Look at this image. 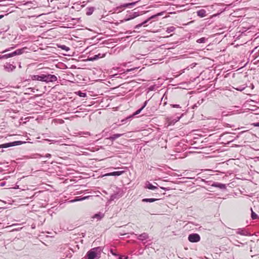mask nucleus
<instances>
[{
  "label": "nucleus",
  "instance_id": "1",
  "mask_svg": "<svg viewBox=\"0 0 259 259\" xmlns=\"http://www.w3.org/2000/svg\"><path fill=\"white\" fill-rule=\"evenodd\" d=\"M103 249L102 247H97L88 251L85 255V259H98L100 257Z\"/></svg>",
  "mask_w": 259,
  "mask_h": 259
},
{
  "label": "nucleus",
  "instance_id": "2",
  "mask_svg": "<svg viewBox=\"0 0 259 259\" xmlns=\"http://www.w3.org/2000/svg\"><path fill=\"white\" fill-rule=\"evenodd\" d=\"M26 49V48H23L21 49H19L13 52L4 55H0V59H7L8 58L12 57L16 55H21L24 52V50Z\"/></svg>",
  "mask_w": 259,
  "mask_h": 259
},
{
  "label": "nucleus",
  "instance_id": "3",
  "mask_svg": "<svg viewBox=\"0 0 259 259\" xmlns=\"http://www.w3.org/2000/svg\"><path fill=\"white\" fill-rule=\"evenodd\" d=\"M163 13H164V12H160V13H157V14H156L155 15H152V16H151L149 18H148L147 19L145 20L142 23H141L136 25L135 26V28H139L140 27H141L142 26H147V23L149 21H150V20H156L158 16H162L163 14Z\"/></svg>",
  "mask_w": 259,
  "mask_h": 259
},
{
  "label": "nucleus",
  "instance_id": "4",
  "mask_svg": "<svg viewBox=\"0 0 259 259\" xmlns=\"http://www.w3.org/2000/svg\"><path fill=\"white\" fill-rule=\"evenodd\" d=\"M25 143L21 141H16L12 142H9L0 145V148H7L12 146L20 145Z\"/></svg>",
  "mask_w": 259,
  "mask_h": 259
},
{
  "label": "nucleus",
  "instance_id": "5",
  "mask_svg": "<svg viewBox=\"0 0 259 259\" xmlns=\"http://www.w3.org/2000/svg\"><path fill=\"white\" fill-rule=\"evenodd\" d=\"M57 80V77L55 75L44 74V82L46 83L55 82Z\"/></svg>",
  "mask_w": 259,
  "mask_h": 259
},
{
  "label": "nucleus",
  "instance_id": "6",
  "mask_svg": "<svg viewBox=\"0 0 259 259\" xmlns=\"http://www.w3.org/2000/svg\"><path fill=\"white\" fill-rule=\"evenodd\" d=\"M27 41V38H24L23 35H19L18 34H17L13 40V42L17 44H20Z\"/></svg>",
  "mask_w": 259,
  "mask_h": 259
},
{
  "label": "nucleus",
  "instance_id": "7",
  "mask_svg": "<svg viewBox=\"0 0 259 259\" xmlns=\"http://www.w3.org/2000/svg\"><path fill=\"white\" fill-rule=\"evenodd\" d=\"M32 80H38L44 82V74L41 75H33L31 76Z\"/></svg>",
  "mask_w": 259,
  "mask_h": 259
},
{
  "label": "nucleus",
  "instance_id": "8",
  "mask_svg": "<svg viewBox=\"0 0 259 259\" xmlns=\"http://www.w3.org/2000/svg\"><path fill=\"white\" fill-rule=\"evenodd\" d=\"M4 68L7 71L11 72L16 68V66L9 63H7L4 65Z\"/></svg>",
  "mask_w": 259,
  "mask_h": 259
},
{
  "label": "nucleus",
  "instance_id": "9",
  "mask_svg": "<svg viewBox=\"0 0 259 259\" xmlns=\"http://www.w3.org/2000/svg\"><path fill=\"white\" fill-rule=\"evenodd\" d=\"M124 173V171H116L106 174L105 176H119Z\"/></svg>",
  "mask_w": 259,
  "mask_h": 259
},
{
  "label": "nucleus",
  "instance_id": "10",
  "mask_svg": "<svg viewBox=\"0 0 259 259\" xmlns=\"http://www.w3.org/2000/svg\"><path fill=\"white\" fill-rule=\"evenodd\" d=\"M149 238V235L147 233H143L141 234H140L138 236L137 239L141 241H144L148 239Z\"/></svg>",
  "mask_w": 259,
  "mask_h": 259
},
{
  "label": "nucleus",
  "instance_id": "11",
  "mask_svg": "<svg viewBox=\"0 0 259 259\" xmlns=\"http://www.w3.org/2000/svg\"><path fill=\"white\" fill-rule=\"evenodd\" d=\"M197 15L200 17L203 18L206 16V11L204 9H201L196 11Z\"/></svg>",
  "mask_w": 259,
  "mask_h": 259
},
{
  "label": "nucleus",
  "instance_id": "12",
  "mask_svg": "<svg viewBox=\"0 0 259 259\" xmlns=\"http://www.w3.org/2000/svg\"><path fill=\"white\" fill-rule=\"evenodd\" d=\"M123 135V134H113L112 135V136H110L108 139L112 141H114V140H115L116 139L120 137L121 136H122Z\"/></svg>",
  "mask_w": 259,
  "mask_h": 259
},
{
  "label": "nucleus",
  "instance_id": "13",
  "mask_svg": "<svg viewBox=\"0 0 259 259\" xmlns=\"http://www.w3.org/2000/svg\"><path fill=\"white\" fill-rule=\"evenodd\" d=\"M104 56H105V55L101 56V54H98L97 55H94L93 57H89L88 58V60L89 61H95V60H96L98 59L99 58H101L103 57Z\"/></svg>",
  "mask_w": 259,
  "mask_h": 259
},
{
  "label": "nucleus",
  "instance_id": "14",
  "mask_svg": "<svg viewBox=\"0 0 259 259\" xmlns=\"http://www.w3.org/2000/svg\"><path fill=\"white\" fill-rule=\"evenodd\" d=\"M90 197V196H84V197L77 196V197H75V199L73 200H72V201L74 202V201H82V200H83L89 198Z\"/></svg>",
  "mask_w": 259,
  "mask_h": 259
},
{
  "label": "nucleus",
  "instance_id": "15",
  "mask_svg": "<svg viewBox=\"0 0 259 259\" xmlns=\"http://www.w3.org/2000/svg\"><path fill=\"white\" fill-rule=\"evenodd\" d=\"M146 188L152 190H154L157 189V187L153 185L149 182H147V183L146 184Z\"/></svg>",
  "mask_w": 259,
  "mask_h": 259
},
{
  "label": "nucleus",
  "instance_id": "16",
  "mask_svg": "<svg viewBox=\"0 0 259 259\" xmlns=\"http://www.w3.org/2000/svg\"><path fill=\"white\" fill-rule=\"evenodd\" d=\"M158 199L156 198H144L142 199V201L144 202H153L157 200H158Z\"/></svg>",
  "mask_w": 259,
  "mask_h": 259
},
{
  "label": "nucleus",
  "instance_id": "17",
  "mask_svg": "<svg viewBox=\"0 0 259 259\" xmlns=\"http://www.w3.org/2000/svg\"><path fill=\"white\" fill-rule=\"evenodd\" d=\"M57 46L58 48H61V49L65 50L66 52H68L70 50V48L65 45L57 44Z\"/></svg>",
  "mask_w": 259,
  "mask_h": 259
},
{
  "label": "nucleus",
  "instance_id": "18",
  "mask_svg": "<svg viewBox=\"0 0 259 259\" xmlns=\"http://www.w3.org/2000/svg\"><path fill=\"white\" fill-rule=\"evenodd\" d=\"M104 216V214L103 213H102V212H99L98 213H96L94 215V218H97L98 219V220H101V219H102Z\"/></svg>",
  "mask_w": 259,
  "mask_h": 259
},
{
  "label": "nucleus",
  "instance_id": "19",
  "mask_svg": "<svg viewBox=\"0 0 259 259\" xmlns=\"http://www.w3.org/2000/svg\"><path fill=\"white\" fill-rule=\"evenodd\" d=\"M87 15L89 16V15H91L93 14V12L94 11V7H89V8H87Z\"/></svg>",
  "mask_w": 259,
  "mask_h": 259
},
{
  "label": "nucleus",
  "instance_id": "20",
  "mask_svg": "<svg viewBox=\"0 0 259 259\" xmlns=\"http://www.w3.org/2000/svg\"><path fill=\"white\" fill-rule=\"evenodd\" d=\"M109 251L110 253L113 256V258H116L119 255V254L113 249H110Z\"/></svg>",
  "mask_w": 259,
  "mask_h": 259
},
{
  "label": "nucleus",
  "instance_id": "21",
  "mask_svg": "<svg viewBox=\"0 0 259 259\" xmlns=\"http://www.w3.org/2000/svg\"><path fill=\"white\" fill-rule=\"evenodd\" d=\"M117 198H118V193H114L110 196L109 201H112Z\"/></svg>",
  "mask_w": 259,
  "mask_h": 259
},
{
  "label": "nucleus",
  "instance_id": "22",
  "mask_svg": "<svg viewBox=\"0 0 259 259\" xmlns=\"http://www.w3.org/2000/svg\"><path fill=\"white\" fill-rule=\"evenodd\" d=\"M188 240L190 242L194 243V233H192L189 235Z\"/></svg>",
  "mask_w": 259,
  "mask_h": 259
},
{
  "label": "nucleus",
  "instance_id": "23",
  "mask_svg": "<svg viewBox=\"0 0 259 259\" xmlns=\"http://www.w3.org/2000/svg\"><path fill=\"white\" fill-rule=\"evenodd\" d=\"M176 30V27L172 26L167 28L166 32H171Z\"/></svg>",
  "mask_w": 259,
  "mask_h": 259
},
{
  "label": "nucleus",
  "instance_id": "24",
  "mask_svg": "<svg viewBox=\"0 0 259 259\" xmlns=\"http://www.w3.org/2000/svg\"><path fill=\"white\" fill-rule=\"evenodd\" d=\"M143 110V108H140V109H139L138 110H137L136 112H135L134 113V114L132 115V116H130L128 117L127 118H131L132 117H133V116H135V115H136L137 114H139L141 111L142 110Z\"/></svg>",
  "mask_w": 259,
  "mask_h": 259
},
{
  "label": "nucleus",
  "instance_id": "25",
  "mask_svg": "<svg viewBox=\"0 0 259 259\" xmlns=\"http://www.w3.org/2000/svg\"><path fill=\"white\" fill-rule=\"evenodd\" d=\"M139 40L145 42V41H148L150 40L147 37L141 36L139 38Z\"/></svg>",
  "mask_w": 259,
  "mask_h": 259
},
{
  "label": "nucleus",
  "instance_id": "26",
  "mask_svg": "<svg viewBox=\"0 0 259 259\" xmlns=\"http://www.w3.org/2000/svg\"><path fill=\"white\" fill-rule=\"evenodd\" d=\"M77 95L80 97H87V94L85 93L81 92V91L77 92Z\"/></svg>",
  "mask_w": 259,
  "mask_h": 259
},
{
  "label": "nucleus",
  "instance_id": "27",
  "mask_svg": "<svg viewBox=\"0 0 259 259\" xmlns=\"http://www.w3.org/2000/svg\"><path fill=\"white\" fill-rule=\"evenodd\" d=\"M251 218L253 220L257 219V215L253 211L252 208H251Z\"/></svg>",
  "mask_w": 259,
  "mask_h": 259
},
{
  "label": "nucleus",
  "instance_id": "28",
  "mask_svg": "<svg viewBox=\"0 0 259 259\" xmlns=\"http://www.w3.org/2000/svg\"><path fill=\"white\" fill-rule=\"evenodd\" d=\"M139 16V14H138V13L137 12H134L133 13V14H132V16H131V17L128 18L127 19V20H130V19H133L137 16Z\"/></svg>",
  "mask_w": 259,
  "mask_h": 259
},
{
  "label": "nucleus",
  "instance_id": "29",
  "mask_svg": "<svg viewBox=\"0 0 259 259\" xmlns=\"http://www.w3.org/2000/svg\"><path fill=\"white\" fill-rule=\"evenodd\" d=\"M112 259H128V257L127 256H122L119 254L116 258Z\"/></svg>",
  "mask_w": 259,
  "mask_h": 259
},
{
  "label": "nucleus",
  "instance_id": "30",
  "mask_svg": "<svg viewBox=\"0 0 259 259\" xmlns=\"http://www.w3.org/2000/svg\"><path fill=\"white\" fill-rule=\"evenodd\" d=\"M137 2L125 4L123 5L124 7H128L130 6H135Z\"/></svg>",
  "mask_w": 259,
  "mask_h": 259
},
{
  "label": "nucleus",
  "instance_id": "31",
  "mask_svg": "<svg viewBox=\"0 0 259 259\" xmlns=\"http://www.w3.org/2000/svg\"><path fill=\"white\" fill-rule=\"evenodd\" d=\"M206 39L204 37H202L197 40L198 43H204Z\"/></svg>",
  "mask_w": 259,
  "mask_h": 259
},
{
  "label": "nucleus",
  "instance_id": "32",
  "mask_svg": "<svg viewBox=\"0 0 259 259\" xmlns=\"http://www.w3.org/2000/svg\"><path fill=\"white\" fill-rule=\"evenodd\" d=\"M42 191H38L35 192L33 196H32V198H35L38 196V195L40 193L42 192Z\"/></svg>",
  "mask_w": 259,
  "mask_h": 259
},
{
  "label": "nucleus",
  "instance_id": "33",
  "mask_svg": "<svg viewBox=\"0 0 259 259\" xmlns=\"http://www.w3.org/2000/svg\"><path fill=\"white\" fill-rule=\"evenodd\" d=\"M200 240V237L199 235L197 234H195V242L199 241Z\"/></svg>",
  "mask_w": 259,
  "mask_h": 259
},
{
  "label": "nucleus",
  "instance_id": "34",
  "mask_svg": "<svg viewBox=\"0 0 259 259\" xmlns=\"http://www.w3.org/2000/svg\"><path fill=\"white\" fill-rule=\"evenodd\" d=\"M148 101L149 100H146V101L144 102L142 106L141 107V108H143V109L147 106Z\"/></svg>",
  "mask_w": 259,
  "mask_h": 259
},
{
  "label": "nucleus",
  "instance_id": "35",
  "mask_svg": "<svg viewBox=\"0 0 259 259\" xmlns=\"http://www.w3.org/2000/svg\"><path fill=\"white\" fill-rule=\"evenodd\" d=\"M45 140L47 141H48V142H50L51 143H57V142H58V141H57L52 140H49V139H46Z\"/></svg>",
  "mask_w": 259,
  "mask_h": 259
},
{
  "label": "nucleus",
  "instance_id": "36",
  "mask_svg": "<svg viewBox=\"0 0 259 259\" xmlns=\"http://www.w3.org/2000/svg\"><path fill=\"white\" fill-rule=\"evenodd\" d=\"M171 106L174 108H180V105L178 104H172Z\"/></svg>",
  "mask_w": 259,
  "mask_h": 259
},
{
  "label": "nucleus",
  "instance_id": "37",
  "mask_svg": "<svg viewBox=\"0 0 259 259\" xmlns=\"http://www.w3.org/2000/svg\"><path fill=\"white\" fill-rule=\"evenodd\" d=\"M6 183L5 182H3L2 183H0V186L1 187H4L5 186Z\"/></svg>",
  "mask_w": 259,
  "mask_h": 259
},
{
  "label": "nucleus",
  "instance_id": "38",
  "mask_svg": "<svg viewBox=\"0 0 259 259\" xmlns=\"http://www.w3.org/2000/svg\"><path fill=\"white\" fill-rule=\"evenodd\" d=\"M45 157L46 158H50L51 157V154L48 153V154H46Z\"/></svg>",
  "mask_w": 259,
  "mask_h": 259
},
{
  "label": "nucleus",
  "instance_id": "39",
  "mask_svg": "<svg viewBox=\"0 0 259 259\" xmlns=\"http://www.w3.org/2000/svg\"><path fill=\"white\" fill-rule=\"evenodd\" d=\"M134 70V69H128V70H127V71H132V70Z\"/></svg>",
  "mask_w": 259,
  "mask_h": 259
},
{
  "label": "nucleus",
  "instance_id": "40",
  "mask_svg": "<svg viewBox=\"0 0 259 259\" xmlns=\"http://www.w3.org/2000/svg\"><path fill=\"white\" fill-rule=\"evenodd\" d=\"M203 49H202V50H203ZM197 50H198V51H201V50H202V49H201V48H200V49H197Z\"/></svg>",
  "mask_w": 259,
  "mask_h": 259
},
{
  "label": "nucleus",
  "instance_id": "41",
  "mask_svg": "<svg viewBox=\"0 0 259 259\" xmlns=\"http://www.w3.org/2000/svg\"><path fill=\"white\" fill-rule=\"evenodd\" d=\"M9 35L11 37H11H12L13 36V35L11 36V34H10V33H9Z\"/></svg>",
  "mask_w": 259,
  "mask_h": 259
},
{
  "label": "nucleus",
  "instance_id": "42",
  "mask_svg": "<svg viewBox=\"0 0 259 259\" xmlns=\"http://www.w3.org/2000/svg\"><path fill=\"white\" fill-rule=\"evenodd\" d=\"M192 108L194 109V105L192 106Z\"/></svg>",
  "mask_w": 259,
  "mask_h": 259
},
{
  "label": "nucleus",
  "instance_id": "43",
  "mask_svg": "<svg viewBox=\"0 0 259 259\" xmlns=\"http://www.w3.org/2000/svg\"><path fill=\"white\" fill-rule=\"evenodd\" d=\"M3 17V15H1V16H0V18H2Z\"/></svg>",
  "mask_w": 259,
  "mask_h": 259
},
{
  "label": "nucleus",
  "instance_id": "44",
  "mask_svg": "<svg viewBox=\"0 0 259 259\" xmlns=\"http://www.w3.org/2000/svg\"><path fill=\"white\" fill-rule=\"evenodd\" d=\"M8 51V50H5V51H4L3 52H7V51Z\"/></svg>",
  "mask_w": 259,
  "mask_h": 259
},
{
  "label": "nucleus",
  "instance_id": "45",
  "mask_svg": "<svg viewBox=\"0 0 259 259\" xmlns=\"http://www.w3.org/2000/svg\"><path fill=\"white\" fill-rule=\"evenodd\" d=\"M161 188H162V189H165V188H163V187H161Z\"/></svg>",
  "mask_w": 259,
  "mask_h": 259
}]
</instances>
